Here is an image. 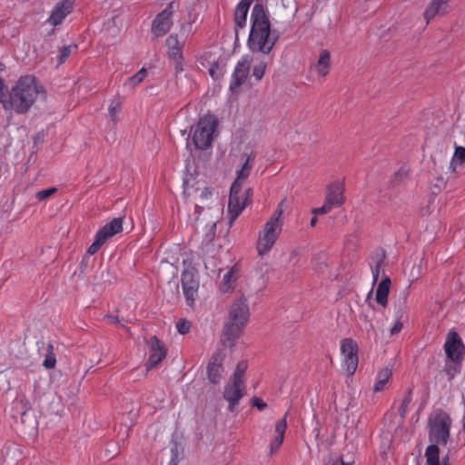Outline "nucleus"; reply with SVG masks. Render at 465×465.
Wrapping results in <instances>:
<instances>
[{
  "instance_id": "nucleus-6",
  "label": "nucleus",
  "mask_w": 465,
  "mask_h": 465,
  "mask_svg": "<svg viewBox=\"0 0 465 465\" xmlns=\"http://www.w3.org/2000/svg\"><path fill=\"white\" fill-rule=\"evenodd\" d=\"M252 195V191L248 188L242 191V187L232 185L228 203V218L232 224L242 213Z\"/></svg>"
},
{
  "instance_id": "nucleus-26",
  "label": "nucleus",
  "mask_w": 465,
  "mask_h": 465,
  "mask_svg": "<svg viewBox=\"0 0 465 465\" xmlns=\"http://www.w3.org/2000/svg\"><path fill=\"white\" fill-rule=\"evenodd\" d=\"M391 376L392 371L390 368L381 369L377 374L376 381L373 385V391H382L385 389L386 384L391 380Z\"/></svg>"
},
{
  "instance_id": "nucleus-32",
  "label": "nucleus",
  "mask_w": 465,
  "mask_h": 465,
  "mask_svg": "<svg viewBox=\"0 0 465 465\" xmlns=\"http://www.w3.org/2000/svg\"><path fill=\"white\" fill-rule=\"evenodd\" d=\"M412 401V390L409 389L406 393L404 394L401 403L399 407V413L400 415L404 418L405 415L408 412L409 406L411 402Z\"/></svg>"
},
{
  "instance_id": "nucleus-44",
  "label": "nucleus",
  "mask_w": 465,
  "mask_h": 465,
  "mask_svg": "<svg viewBox=\"0 0 465 465\" xmlns=\"http://www.w3.org/2000/svg\"><path fill=\"white\" fill-rule=\"evenodd\" d=\"M325 465H351V463H345L340 457H330Z\"/></svg>"
},
{
  "instance_id": "nucleus-49",
  "label": "nucleus",
  "mask_w": 465,
  "mask_h": 465,
  "mask_svg": "<svg viewBox=\"0 0 465 465\" xmlns=\"http://www.w3.org/2000/svg\"><path fill=\"white\" fill-rule=\"evenodd\" d=\"M4 90H5V84L3 83V80L0 78V102H2L4 97Z\"/></svg>"
},
{
  "instance_id": "nucleus-9",
  "label": "nucleus",
  "mask_w": 465,
  "mask_h": 465,
  "mask_svg": "<svg viewBox=\"0 0 465 465\" xmlns=\"http://www.w3.org/2000/svg\"><path fill=\"white\" fill-rule=\"evenodd\" d=\"M182 288L187 304L193 308L198 297L199 281L197 275L189 270H184L181 275Z\"/></svg>"
},
{
  "instance_id": "nucleus-11",
  "label": "nucleus",
  "mask_w": 465,
  "mask_h": 465,
  "mask_svg": "<svg viewBox=\"0 0 465 465\" xmlns=\"http://www.w3.org/2000/svg\"><path fill=\"white\" fill-rule=\"evenodd\" d=\"M245 394V383H240L230 380L225 385L223 391V398L229 403L228 409L231 412L235 411L240 400Z\"/></svg>"
},
{
  "instance_id": "nucleus-51",
  "label": "nucleus",
  "mask_w": 465,
  "mask_h": 465,
  "mask_svg": "<svg viewBox=\"0 0 465 465\" xmlns=\"http://www.w3.org/2000/svg\"><path fill=\"white\" fill-rule=\"evenodd\" d=\"M316 223H317V218L314 216L312 218L310 224L312 227H314L316 225Z\"/></svg>"
},
{
  "instance_id": "nucleus-3",
  "label": "nucleus",
  "mask_w": 465,
  "mask_h": 465,
  "mask_svg": "<svg viewBox=\"0 0 465 465\" xmlns=\"http://www.w3.org/2000/svg\"><path fill=\"white\" fill-rule=\"evenodd\" d=\"M43 92L34 75L21 76L12 88L8 101L3 102L5 110H14L17 114L26 113Z\"/></svg>"
},
{
  "instance_id": "nucleus-50",
  "label": "nucleus",
  "mask_w": 465,
  "mask_h": 465,
  "mask_svg": "<svg viewBox=\"0 0 465 465\" xmlns=\"http://www.w3.org/2000/svg\"><path fill=\"white\" fill-rule=\"evenodd\" d=\"M108 318L114 323H117L119 322V318L118 316H108Z\"/></svg>"
},
{
  "instance_id": "nucleus-17",
  "label": "nucleus",
  "mask_w": 465,
  "mask_h": 465,
  "mask_svg": "<svg viewBox=\"0 0 465 465\" xmlns=\"http://www.w3.org/2000/svg\"><path fill=\"white\" fill-rule=\"evenodd\" d=\"M124 219L114 218L112 221L101 227L95 236L104 244L109 239L123 231Z\"/></svg>"
},
{
  "instance_id": "nucleus-1",
  "label": "nucleus",
  "mask_w": 465,
  "mask_h": 465,
  "mask_svg": "<svg viewBox=\"0 0 465 465\" xmlns=\"http://www.w3.org/2000/svg\"><path fill=\"white\" fill-rule=\"evenodd\" d=\"M450 417L442 411L434 412L429 419V440L430 444L425 450L426 465H450L449 455L440 459L439 445L445 446L450 438Z\"/></svg>"
},
{
  "instance_id": "nucleus-5",
  "label": "nucleus",
  "mask_w": 465,
  "mask_h": 465,
  "mask_svg": "<svg viewBox=\"0 0 465 465\" xmlns=\"http://www.w3.org/2000/svg\"><path fill=\"white\" fill-rule=\"evenodd\" d=\"M218 119L207 114L201 117L193 132V143L198 150H207L213 143L218 128Z\"/></svg>"
},
{
  "instance_id": "nucleus-12",
  "label": "nucleus",
  "mask_w": 465,
  "mask_h": 465,
  "mask_svg": "<svg viewBox=\"0 0 465 465\" xmlns=\"http://www.w3.org/2000/svg\"><path fill=\"white\" fill-rule=\"evenodd\" d=\"M149 357L146 363L147 371L156 367L167 354V350L156 336L148 341Z\"/></svg>"
},
{
  "instance_id": "nucleus-35",
  "label": "nucleus",
  "mask_w": 465,
  "mask_h": 465,
  "mask_svg": "<svg viewBox=\"0 0 465 465\" xmlns=\"http://www.w3.org/2000/svg\"><path fill=\"white\" fill-rule=\"evenodd\" d=\"M76 49H77L76 45H66V46H64L60 50V54L58 56V64H62L63 63H64L65 60L70 56L72 52L74 50H76Z\"/></svg>"
},
{
  "instance_id": "nucleus-42",
  "label": "nucleus",
  "mask_w": 465,
  "mask_h": 465,
  "mask_svg": "<svg viewBox=\"0 0 465 465\" xmlns=\"http://www.w3.org/2000/svg\"><path fill=\"white\" fill-rule=\"evenodd\" d=\"M332 209H333V207L331 204H328V202L325 200L323 205L322 207H319V208H314L312 210V213L315 215L326 214L329 212H331Z\"/></svg>"
},
{
  "instance_id": "nucleus-22",
  "label": "nucleus",
  "mask_w": 465,
  "mask_h": 465,
  "mask_svg": "<svg viewBox=\"0 0 465 465\" xmlns=\"http://www.w3.org/2000/svg\"><path fill=\"white\" fill-rule=\"evenodd\" d=\"M242 331L243 328L227 322L223 327L221 336L223 345L227 348H232L242 335Z\"/></svg>"
},
{
  "instance_id": "nucleus-20",
  "label": "nucleus",
  "mask_w": 465,
  "mask_h": 465,
  "mask_svg": "<svg viewBox=\"0 0 465 465\" xmlns=\"http://www.w3.org/2000/svg\"><path fill=\"white\" fill-rule=\"evenodd\" d=\"M311 70L320 78H325L329 74L331 70V54L328 50L323 49L320 52L318 60L311 65Z\"/></svg>"
},
{
  "instance_id": "nucleus-18",
  "label": "nucleus",
  "mask_w": 465,
  "mask_h": 465,
  "mask_svg": "<svg viewBox=\"0 0 465 465\" xmlns=\"http://www.w3.org/2000/svg\"><path fill=\"white\" fill-rule=\"evenodd\" d=\"M73 5L74 0H63L59 2L52 10L51 15L48 18V23L54 26L60 25L72 12Z\"/></svg>"
},
{
  "instance_id": "nucleus-21",
  "label": "nucleus",
  "mask_w": 465,
  "mask_h": 465,
  "mask_svg": "<svg viewBox=\"0 0 465 465\" xmlns=\"http://www.w3.org/2000/svg\"><path fill=\"white\" fill-rule=\"evenodd\" d=\"M344 187L341 183H332L328 186V192L325 200L328 204H331L333 208L341 207L345 202L343 195Z\"/></svg>"
},
{
  "instance_id": "nucleus-27",
  "label": "nucleus",
  "mask_w": 465,
  "mask_h": 465,
  "mask_svg": "<svg viewBox=\"0 0 465 465\" xmlns=\"http://www.w3.org/2000/svg\"><path fill=\"white\" fill-rule=\"evenodd\" d=\"M166 44L169 49V55L173 60H183L182 47L176 35H171L166 39Z\"/></svg>"
},
{
  "instance_id": "nucleus-23",
  "label": "nucleus",
  "mask_w": 465,
  "mask_h": 465,
  "mask_svg": "<svg viewBox=\"0 0 465 465\" xmlns=\"http://www.w3.org/2000/svg\"><path fill=\"white\" fill-rule=\"evenodd\" d=\"M253 0H241L235 8L234 20L236 26L242 28L246 25L247 15Z\"/></svg>"
},
{
  "instance_id": "nucleus-39",
  "label": "nucleus",
  "mask_w": 465,
  "mask_h": 465,
  "mask_svg": "<svg viewBox=\"0 0 465 465\" xmlns=\"http://www.w3.org/2000/svg\"><path fill=\"white\" fill-rule=\"evenodd\" d=\"M384 254L381 256V258L376 262L375 265L371 266V273L373 278V282H376L380 276L381 265L383 262Z\"/></svg>"
},
{
  "instance_id": "nucleus-13",
  "label": "nucleus",
  "mask_w": 465,
  "mask_h": 465,
  "mask_svg": "<svg viewBox=\"0 0 465 465\" xmlns=\"http://www.w3.org/2000/svg\"><path fill=\"white\" fill-rule=\"evenodd\" d=\"M444 350L447 357L453 362L461 361L464 345L457 332H450L448 334L444 344Z\"/></svg>"
},
{
  "instance_id": "nucleus-7",
  "label": "nucleus",
  "mask_w": 465,
  "mask_h": 465,
  "mask_svg": "<svg viewBox=\"0 0 465 465\" xmlns=\"http://www.w3.org/2000/svg\"><path fill=\"white\" fill-rule=\"evenodd\" d=\"M359 346L351 338L341 341V366L348 376L355 373L359 363Z\"/></svg>"
},
{
  "instance_id": "nucleus-52",
  "label": "nucleus",
  "mask_w": 465,
  "mask_h": 465,
  "mask_svg": "<svg viewBox=\"0 0 465 465\" xmlns=\"http://www.w3.org/2000/svg\"><path fill=\"white\" fill-rule=\"evenodd\" d=\"M399 177H401V175L397 173V174L395 175V178H396V179H398Z\"/></svg>"
},
{
  "instance_id": "nucleus-14",
  "label": "nucleus",
  "mask_w": 465,
  "mask_h": 465,
  "mask_svg": "<svg viewBox=\"0 0 465 465\" xmlns=\"http://www.w3.org/2000/svg\"><path fill=\"white\" fill-rule=\"evenodd\" d=\"M450 0H431L422 13L426 24H429L438 15H447L450 10Z\"/></svg>"
},
{
  "instance_id": "nucleus-33",
  "label": "nucleus",
  "mask_w": 465,
  "mask_h": 465,
  "mask_svg": "<svg viewBox=\"0 0 465 465\" xmlns=\"http://www.w3.org/2000/svg\"><path fill=\"white\" fill-rule=\"evenodd\" d=\"M122 110V103L119 100H114L111 102L108 112L112 121L115 122L117 120V115Z\"/></svg>"
},
{
  "instance_id": "nucleus-31",
  "label": "nucleus",
  "mask_w": 465,
  "mask_h": 465,
  "mask_svg": "<svg viewBox=\"0 0 465 465\" xmlns=\"http://www.w3.org/2000/svg\"><path fill=\"white\" fill-rule=\"evenodd\" d=\"M247 368H248V363L246 361H239L231 380L240 382V383H245L244 382V375H245V371H246Z\"/></svg>"
},
{
  "instance_id": "nucleus-10",
  "label": "nucleus",
  "mask_w": 465,
  "mask_h": 465,
  "mask_svg": "<svg viewBox=\"0 0 465 465\" xmlns=\"http://www.w3.org/2000/svg\"><path fill=\"white\" fill-rule=\"evenodd\" d=\"M173 14V4L170 3L153 21L152 33L155 36H163L173 25L172 16Z\"/></svg>"
},
{
  "instance_id": "nucleus-53",
  "label": "nucleus",
  "mask_w": 465,
  "mask_h": 465,
  "mask_svg": "<svg viewBox=\"0 0 465 465\" xmlns=\"http://www.w3.org/2000/svg\"><path fill=\"white\" fill-rule=\"evenodd\" d=\"M210 74L213 75V69L210 70Z\"/></svg>"
},
{
  "instance_id": "nucleus-15",
  "label": "nucleus",
  "mask_w": 465,
  "mask_h": 465,
  "mask_svg": "<svg viewBox=\"0 0 465 465\" xmlns=\"http://www.w3.org/2000/svg\"><path fill=\"white\" fill-rule=\"evenodd\" d=\"M224 358L225 354L222 351H219L212 356L208 363V379L213 384L219 383L222 379V374L223 372V363Z\"/></svg>"
},
{
  "instance_id": "nucleus-45",
  "label": "nucleus",
  "mask_w": 465,
  "mask_h": 465,
  "mask_svg": "<svg viewBox=\"0 0 465 465\" xmlns=\"http://www.w3.org/2000/svg\"><path fill=\"white\" fill-rule=\"evenodd\" d=\"M252 405L253 407H256L259 411H263L267 406V404L261 398L258 397H253L252 399Z\"/></svg>"
},
{
  "instance_id": "nucleus-4",
  "label": "nucleus",
  "mask_w": 465,
  "mask_h": 465,
  "mask_svg": "<svg viewBox=\"0 0 465 465\" xmlns=\"http://www.w3.org/2000/svg\"><path fill=\"white\" fill-rule=\"evenodd\" d=\"M282 205V202L279 204L277 211L265 223L262 230L259 232L256 248L259 255L261 256L267 254L272 249L281 234L282 228L281 216L283 213Z\"/></svg>"
},
{
  "instance_id": "nucleus-2",
  "label": "nucleus",
  "mask_w": 465,
  "mask_h": 465,
  "mask_svg": "<svg viewBox=\"0 0 465 465\" xmlns=\"http://www.w3.org/2000/svg\"><path fill=\"white\" fill-rule=\"evenodd\" d=\"M251 22L252 28L248 38L249 49L253 53L270 54L278 40V35L272 33L270 20L262 5H254L251 14Z\"/></svg>"
},
{
  "instance_id": "nucleus-48",
  "label": "nucleus",
  "mask_w": 465,
  "mask_h": 465,
  "mask_svg": "<svg viewBox=\"0 0 465 465\" xmlns=\"http://www.w3.org/2000/svg\"><path fill=\"white\" fill-rule=\"evenodd\" d=\"M175 61V72L176 74L183 71V60H174Z\"/></svg>"
},
{
  "instance_id": "nucleus-24",
  "label": "nucleus",
  "mask_w": 465,
  "mask_h": 465,
  "mask_svg": "<svg viewBox=\"0 0 465 465\" xmlns=\"http://www.w3.org/2000/svg\"><path fill=\"white\" fill-rule=\"evenodd\" d=\"M391 280L389 277H385L381 280L376 289L375 299L376 302L382 307H386L388 304V296L391 288Z\"/></svg>"
},
{
  "instance_id": "nucleus-38",
  "label": "nucleus",
  "mask_w": 465,
  "mask_h": 465,
  "mask_svg": "<svg viewBox=\"0 0 465 465\" xmlns=\"http://www.w3.org/2000/svg\"><path fill=\"white\" fill-rule=\"evenodd\" d=\"M103 242L94 235V242L88 247L86 254L87 255H94L103 246Z\"/></svg>"
},
{
  "instance_id": "nucleus-16",
  "label": "nucleus",
  "mask_w": 465,
  "mask_h": 465,
  "mask_svg": "<svg viewBox=\"0 0 465 465\" xmlns=\"http://www.w3.org/2000/svg\"><path fill=\"white\" fill-rule=\"evenodd\" d=\"M249 69L250 62L247 59L242 58L237 63L232 74L230 83V90L232 92H236L238 88L245 82Z\"/></svg>"
},
{
  "instance_id": "nucleus-46",
  "label": "nucleus",
  "mask_w": 465,
  "mask_h": 465,
  "mask_svg": "<svg viewBox=\"0 0 465 465\" xmlns=\"http://www.w3.org/2000/svg\"><path fill=\"white\" fill-rule=\"evenodd\" d=\"M405 313H406V310L402 306H399V307H395L394 308V318H395V320L403 321Z\"/></svg>"
},
{
  "instance_id": "nucleus-28",
  "label": "nucleus",
  "mask_w": 465,
  "mask_h": 465,
  "mask_svg": "<svg viewBox=\"0 0 465 465\" xmlns=\"http://www.w3.org/2000/svg\"><path fill=\"white\" fill-rule=\"evenodd\" d=\"M147 76V70L143 67L135 74L127 78L124 83V88L128 91H134Z\"/></svg>"
},
{
  "instance_id": "nucleus-40",
  "label": "nucleus",
  "mask_w": 465,
  "mask_h": 465,
  "mask_svg": "<svg viewBox=\"0 0 465 465\" xmlns=\"http://www.w3.org/2000/svg\"><path fill=\"white\" fill-rule=\"evenodd\" d=\"M55 192L56 188H48L45 190H42L36 193V198L38 201H44L48 197L52 196Z\"/></svg>"
},
{
  "instance_id": "nucleus-8",
  "label": "nucleus",
  "mask_w": 465,
  "mask_h": 465,
  "mask_svg": "<svg viewBox=\"0 0 465 465\" xmlns=\"http://www.w3.org/2000/svg\"><path fill=\"white\" fill-rule=\"evenodd\" d=\"M250 318L248 301L244 296L237 298L232 304L229 312L228 322L245 328Z\"/></svg>"
},
{
  "instance_id": "nucleus-37",
  "label": "nucleus",
  "mask_w": 465,
  "mask_h": 465,
  "mask_svg": "<svg viewBox=\"0 0 465 465\" xmlns=\"http://www.w3.org/2000/svg\"><path fill=\"white\" fill-rule=\"evenodd\" d=\"M459 371L458 367L454 364H446L444 369L442 370L441 373H444L448 379L450 381L452 380L457 372Z\"/></svg>"
},
{
  "instance_id": "nucleus-36",
  "label": "nucleus",
  "mask_w": 465,
  "mask_h": 465,
  "mask_svg": "<svg viewBox=\"0 0 465 465\" xmlns=\"http://www.w3.org/2000/svg\"><path fill=\"white\" fill-rule=\"evenodd\" d=\"M266 69V64L264 62H261L258 64L254 65L252 70V74L256 78V80H261L264 75Z\"/></svg>"
},
{
  "instance_id": "nucleus-30",
  "label": "nucleus",
  "mask_w": 465,
  "mask_h": 465,
  "mask_svg": "<svg viewBox=\"0 0 465 465\" xmlns=\"http://www.w3.org/2000/svg\"><path fill=\"white\" fill-rule=\"evenodd\" d=\"M44 357L45 359L43 361V366L47 370L54 369L56 365V357L53 343L48 342L46 344V346L45 347Z\"/></svg>"
},
{
  "instance_id": "nucleus-47",
  "label": "nucleus",
  "mask_w": 465,
  "mask_h": 465,
  "mask_svg": "<svg viewBox=\"0 0 465 465\" xmlns=\"http://www.w3.org/2000/svg\"><path fill=\"white\" fill-rule=\"evenodd\" d=\"M212 194H213L212 189H210L208 187H204L201 193V197L203 199H209L212 196Z\"/></svg>"
},
{
  "instance_id": "nucleus-41",
  "label": "nucleus",
  "mask_w": 465,
  "mask_h": 465,
  "mask_svg": "<svg viewBox=\"0 0 465 465\" xmlns=\"http://www.w3.org/2000/svg\"><path fill=\"white\" fill-rule=\"evenodd\" d=\"M191 322L187 320H181L177 323V331L181 334H186L190 331Z\"/></svg>"
},
{
  "instance_id": "nucleus-43",
  "label": "nucleus",
  "mask_w": 465,
  "mask_h": 465,
  "mask_svg": "<svg viewBox=\"0 0 465 465\" xmlns=\"http://www.w3.org/2000/svg\"><path fill=\"white\" fill-rule=\"evenodd\" d=\"M402 328H403V321L394 319V322L390 329L391 335L398 334L399 332H401Z\"/></svg>"
},
{
  "instance_id": "nucleus-25",
  "label": "nucleus",
  "mask_w": 465,
  "mask_h": 465,
  "mask_svg": "<svg viewBox=\"0 0 465 465\" xmlns=\"http://www.w3.org/2000/svg\"><path fill=\"white\" fill-rule=\"evenodd\" d=\"M238 270L235 266L232 267L223 276L220 284L222 292H229L234 289V283L237 280Z\"/></svg>"
},
{
  "instance_id": "nucleus-19",
  "label": "nucleus",
  "mask_w": 465,
  "mask_h": 465,
  "mask_svg": "<svg viewBox=\"0 0 465 465\" xmlns=\"http://www.w3.org/2000/svg\"><path fill=\"white\" fill-rule=\"evenodd\" d=\"M287 416L288 412H286L283 418L278 420L275 424L274 436L269 446L271 454L278 451L283 442L287 430Z\"/></svg>"
},
{
  "instance_id": "nucleus-34",
  "label": "nucleus",
  "mask_w": 465,
  "mask_h": 465,
  "mask_svg": "<svg viewBox=\"0 0 465 465\" xmlns=\"http://www.w3.org/2000/svg\"><path fill=\"white\" fill-rule=\"evenodd\" d=\"M465 163V147L458 146L455 149L451 164L460 163V165Z\"/></svg>"
},
{
  "instance_id": "nucleus-29",
  "label": "nucleus",
  "mask_w": 465,
  "mask_h": 465,
  "mask_svg": "<svg viewBox=\"0 0 465 465\" xmlns=\"http://www.w3.org/2000/svg\"><path fill=\"white\" fill-rule=\"evenodd\" d=\"M251 157L246 156L245 163H243L241 170L237 172V177L232 185H236L238 187H243V184L250 175L252 170V164H250Z\"/></svg>"
}]
</instances>
